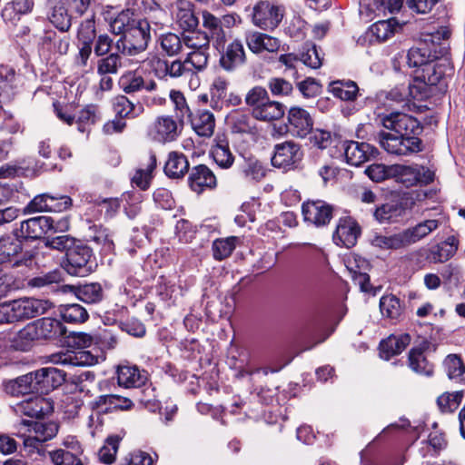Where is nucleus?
<instances>
[{
	"mask_svg": "<svg viewBox=\"0 0 465 465\" xmlns=\"http://www.w3.org/2000/svg\"><path fill=\"white\" fill-rule=\"evenodd\" d=\"M150 40L149 22L145 19H138L137 23L115 42V50L124 55L134 56L147 49Z\"/></svg>",
	"mask_w": 465,
	"mask_h": 465,
	"instance_id": "39448f33",
	"label": "nucleus"
},
{
	"mask_svg": "<svg viewBox=\"0 0 465 465\" xmlns=\"http://www.w3.org/2000/svg\"><path fill=\"white\" fill-rule=\"evenodd\" d=\"M329 92L342 101L353 102L357 99L360 89L351 80H337L330 83Z\"/></svg>",
	"mask_w": 465,
	"mask_h": 465,
	"instance_id": "ea45409f",
	"label": "nucleus"
},
{
	"mask_svg": "<svg viewBox=\"0 0 465 465\" xmlns=\"http://www.w3.org/2000/svg\"><path fill=\"white\" fill-rule=\"evenodd\" d=\"M52 307L48 300L17 299L0 303V324L14 323L44 314Z\"/></svg>",
	"mask_w": 465,
	"mask_h": 465,
	"instance_id": "7ed1b4c3",
	"label": "nucleus"
},
{
	"mask_svg": "<svg viewBox=\"0 0 465 465\" xmlns=\"http://www.w3.org/2000/svg\"><path fill=\"white\" fill-rule=\"evenodd\" d=\"M37 340H39L37 331H35L33 322H30L14 336L11 346L15 351H28Z\"/></svg>",
	"mask_w": 465,
	"mask_h": 465,
	"instance_id": "a18cd8bd",
	"label": "nucleus"
},
{
	"mask_svg": "<svg viewBox=\"0 0 465 465\" xmlns=\"http://www.w3.org/2000/svg\"><path fill=\"white\" fill-rule=\"evenodd\" d=\"M454 74V66L449 50L439 47L438 57L427 63L425 67L415 71L414 82L424 86L436 87L439 92L445 93L448 81Z\"/></svg>",
	"mask_w": 465,
	"mask_h": 465,
	"instance_id": "f03ea898",
	"label": "nucleus"
},
{
	"mask_svg": "<svg viewBox=\"0 0 465 465\" xmlns=\"http://www.w3.org/2000/svg\"><path fill=\"white\" fill-rule=\"evenodd\" d=\"M79 37L83 39V44L75 57V63L81 67H85L92 54V41L94 38V21L93 19H89L85 25H82Z\"/></svg>",
	"mask_w": 465,
	"mask_h": 465,
	"instance_id": "473e14b6",
	"label": "nucleus"
},
{
	"mask_svg": "<svg viewBox=\"0 0 465 465\" xmlns=\"http://www.w3.org/2000/svg\"><path fill=\"white\" fill-rule=\"evenodd\" d=\"M239 242L240 239L237 236L214 240L212 245L213 258L217 261L228 258L232 253Z\"/></svg>",
	"mask_w": 465,
	"mask_h": 465,
	"instance_id": "6e6d98bb",
	"label": "nucleus"
},
{
	"mask_svg": "<svg viewBox=\"0 0 465 465\" xmlns=\"http://www.w3.org/2000/svg\"><path fill=\"white\" fill-rule=\"evenodd\" d=\"M379 119L386 130L379 132L376 139L389 154L409 156L423 151L420 136L424 127L416 117L401 112H391L380 115Z\"/></svg>",
	"mask_w": 465,
	"mask_h": 465,
	"instance_id": "f257e3e1",
	"label": "nucleus"
},
{
	"mask_svg": "<svg viewBox=\"0 0 465 465\" xmlns=\"http://www.w3.org/2000/svg\"><path fill=\"white\" fill-rule=\"evenodd\" d=\"M58 311L62 320L67 323L81 324L89 319L87 310L78 303L62 304Z\"/></svg>",
	"mask_w": 465,
	"mask_h": 465,
	"instance_id": "09e8293b",
	"label": "nucleus"
},
{
	"mask_svg": "<svg viewBox=\"0 0 465 465\" xmlns=\"http://www.w3.org/2000/svg\"><path fill=\"white\" fill-rule=\"evenodd\" d=\"M183 42L188 48L197 50L208 48L210 40L205 33H203L198 27L192 31L183 32Z\"/></svg>",
	"mask_w": 465,
	"mask_h": 465,
	"instance_id": "13d9d810",
	"label": "nucleus"
},
{
	"mask_svg": "<svg viewBox=\"0 0 465 465\" xmlns=\"http://www.w3.org/2000/svg\"><path fill=\"white\" fill-rule=\"evenodd\" d=\"M404 2L409 9L413 12L428 14L437 4L438 0H378V8L382 10L384 14L388 12L393 15L401 11Z\"/></svg>",
	"mask_w": 465,
	"mask_h": 465,
	"instance_id": "a211bd4d",
	"label": "nucleus"
},
{
	"mask_svg": "<svg viewBox=\"0 0 465 465\" xmlns=\"http://www.w3.org/2000/svg\"><path fill=\"white\" fill-rule=\"evenodd\" d=\"M100 119L98 106L95 104H88L83 108L78 114L76 123L78 130L84 133L87 126L94 124Z\"/></svg>",
	"mask_w": 465,
	"mask_h": 465,
	"instance_id": "e2e57ef3",
	"label": "nucleus"
},
{
	"mask_svg": "<svg viewBox=\"0 0 465 465\" xmlns=\"http://www.w3.org/2000/svg\"><path fill=\"white\" fill-rule=\"evenodd\" d=\"M34 254L24 250L23 240L13 229L10 233L0 237V265H10L13 268L32 265Z\"/></svg>",
	"mask_w": 465,
	"mask_h": 465,
	"instance_id": "20e7f679",
	"label": "nucleus"
},
{
	"mask_svg": "<svg viewBox=\"0 0 465 465\" xmlns=\"http://www.w3.org/2000/svg\"><path fill=\"white\" fill-rule=\"evenodd\" d=\"M303 158L302 146L292 140H288L274 145L271 162L273 167L289 172L302 168Z\"/></svg>",
	"mask_w": 465,
	"mask_h": 465,
	"instance_id": "6e6552de",
	"label": "nucleus"
},
{
	"mask_svg": "<svg viewBox=\"0 0 465 465\" xmlns=\"http://www.w3.org/2000/svg\"><path fill=\"white\" fill-rule=\"evenodd\" d=\"M361 234V228L351 216L340 217L332 234L334 243L341 247L351 248L356 245Z\"/></svg>",
	"mask_w": 465,
	"mask_h": 465,
	"instance_id": "4468645a",
	"label": "nucleus"
},
{
	"mask_svg": "<svg viewBox=\"0 0 465 465\" xmlns=\"http://www.w3.org/2000/svg\"><path fill=\"white\" fill-rule=\"evenodd\" d=\"M285 114L284 105L277 101L269 99L262 106L253 112L254 119L262 122H272L281 119Z\"/></svg>",
	"mask_w": 465,
	"mask_h": 465,
	"instance_id": "de8ad7c7",
	"label": "nucleus"
},
{
	"mask_svg": "<svg viewBox=\"0 0 465 465\" xmlns=\"http://www.w3.org/2000/svg\"><path fill=\"white\" fill-rule=\"evenodd\" d=\"M404 23L401 24L395 17H391L386 20L377 21L371 26L370 30L377 40L383 42L400 31Z\"/></svg>",
	"mask_w": 465,
	"mask_h": 465,
	"instance_id": "c03bdc74",
	"label": "nucleus"
},
{
	"mask_svg": "<svg viewBox=\"0 0 465 465\" xmlns=\"http://www.w3.org/2000/svg\"><path fill=\"white\" fill-rule=\"evenodd\" d=\"M190 188L201 193L205 189H213L217 185V181L213 171L205 164H198L191 169L188 177Z\"/></svg>",
	"mask_w": 465,
	"mask_h": 465,
	"instance_id": "aec40b11",
	"label": "nucleus"
},
{
	"mask_svg": "<svg viewBox=\"0 0 465 465\" xmlns=\"http://www.w3.org/2000/svg\"><path fill=\"white\" fill-rule=\"evenodd\" d=\"M96 266L92 248L77 240L66 253L64 268L71 275L84 277L93 272Z\"/></svg>",
	"mask_w": 465,
	"mask_h": 465,
	"instance_id": "423d86ee",
	"label": "nucleus"
},
{
	"mask_svg": "<svg viewBox=\"0 0 465 465\" xmlns=\"http://www.w3.org/2000/svg\"><path fill=\"white\" fill-rule=\"evenodd\" d=\"M33 324L39 340H56L66 336V328L57 319L45 317L33 322Z\"/></svg>",
	"mask_w": 465,
	"mask_h": 465,
	"instance_id": "bb28decb",
	"label": "nucleus"
},
{
	"mask_svg": "<svg viewBox=\"0 0 465 465\" xmlns=\"http://www.w3.org/2000/svg\"><path fill=\"white\" fill-rule=\"evenodd\" d=\"M190 163L187 157L179 152H171L164 165V173L172 179L183 178L189 171Z\"/></svg>",
	"mask_w": 465,
	"mask_h": 465,
	"instance_id": "4c0bfd02",
	"label": "nucleus"
},
{
	"mask_svg": "<svg viewBox=\"0 0 465 465\" xmlns=\"http://www.w3.org/2000/svg\"><path fill=\"white\" fill-rule=\"evenodd\" d=\"M245 61L246 54L243 44L235 39L223 49L219 63L224 70L231 72L242 65Z\"/></svg>",
	"mask_w": 465,
	"mask_h": 465,
	"instance_id": "4be33fe9",
	"label": "nucleus"
},
{
	"mask_svg": "<svg viewBox=\"0 0 465 465\" xmlns=\"http://www.w3.org/2000/svg\"><path fill=\"white\" fill-rule=\"evenodd\" d=\"M138 19L134 16V13H132L129 9L124 10L114 17L111 23L110 27L112 32L114 35H124L129 30V28L133 27Z\"/></svg>",
	"mask_w": 465,
	"mask_h": 465,
	"instance_id": "4d7b16f0",
	"label": "nucleus"
},
{
	"mask_svg": "<svg viewBox=\"0 0 465 465\" xmlns=\"http://www.w3.org/2000/svg\"><path fill=\"white\" fill-rule=\"evenodd\" d=\"M379 154L378 149L368 143L356 141L346 142L344 155L349 164L360 166L361 164L373 160Z\"/></svg>",
	"mask_w": 465,
	"mask_h": 465,
	"instance_id": "f3484780",
	"label": "nucleus"
},
{
	"mask_svg": "<svg viewBox=\"0 0 465 465\" xmlns=\"http://www.w3.org/2000/svg\"><path fill=\"white\" fill-rule=\"evenodd\" d=\"M246 44L254 54H260L263 51L277 52L281 45L278 38L260 32L246 35Z\"/></svg>",
	"mask_w": 465,
	"mask_h": 465,
	"instance_id": "72a5a7b5",
	"label": "nucleus"
},
{
	"mask_svg": "<svg viewBox=\"0 0 465 465\" xmlns=\"http://www.w3.org/2000/svg\"><path fill=\"white\" fill-rule=\"evenodd\" d=\"M463 391L445 392L438 397L437 404L441 412H453L460 404Z\"/></svg>",
	"mask_w": 465,
	"mask_h": 465,
	"instance_id": "69168bd1",
	"label": "nucleus"
},
{
	"mask_svg": "<svg viewBox=\"0 0 465 465\" xmlns=\"http://www.w3.org/2000/svg\"><path fill=\"white\" fill-rule=\"evenodd\" d=\"M32 372L35 394H48L65 381V371L54 367H45Z\"/></svg>",
	"mask_w": 465,
	"mask_h": 465,
	"instance_id": "ddd939ff",
	"label": "nucleus"
},
{
	"mask_svg": "<svg viewBox=\"0 0 465 465\" xmlns=\"http://www.w3.org/2000/svg\"><path fill=\"white\" fill-rule=\"evenodd\" d=\"M117 383L124 388H139L145 384L147 373L133 365H119L116 371Z\"/></svg>",
	"mask_w": 465,
	"mask_h": 465,
	"instance_id": "cd10ccee",
	"label": "nucleus"
},
{
	"mask_svg": "<svg viewBox=\"0 0 465 465\" xmlns=\"http://www.w3.org/2000/svg\"><path fill=\"white\" fill-rule=\"evenodd\" d=\"M52 361L63 365L86 366L95 362V358L90 351H79L69 353H59L52 356Z\"/></svg>",
	"mask_w": 465,
	"mask_h": 465,
	"instance_id": "37998d69",
	"label": "nucleus"
},
{
	"mask_svg": "<svg viewBox=\"0 0 465 465\" xmlns=\"http://www.w3.org/2000/svg\"><path fill=\"white\" fill-rule=\"evenodd\" d=\"M119 88L129 95L145 91L153 93L157 89V84L153 79H145L137 70H128L118 79Z\"/></svg>",
	"mask_w": 465,
	"mask_h": 465,
	"instance_id": "2eb2a0df",
	"label": "nucleus"
},
{
	"mask_svg": "<svg viewBox=\"0 0 465 465\" xmlns=\"http://www.w3.org/2000/svg\"><path fill=\"white\" fill-rule=\"evenodd\" d=\"M91 229L94 232V234L90 235L91 240L101 245L104 253L112 252L114 250V242L111 232L107 228L97 225H94Z\"/></svg>",
	"mask_w": 465,
	"mask_h": 465,
	"instance_id": "680f3d73",
	"label": "nucleus"
},
{
	"mask_svg": "<svg viewBox=\"0 0 465 465\" xmlns=\"http://www.w3.org/2000/svg\"><path fill=\"white\" fill-rule=\"evenodd\" d=\"M444 371L450 380L465 382V363L457 354H449L443 361Z\"/></svg>",
	"mask_w": 465,
	"mask_h": 465,
	"instance_id": "603ef678",
	"label": "nucleus"
},
{
	"mask_svg": "<svg viewBox=\"0 0 465 465\" xmlns=\"http://www.w3.org/2000/svg\"><path fill=\"white\" fill-rule=\"evenodd\" d=\"M155 75L160 79H164L167 76L177 78L183 74L186 70L184 62L174 60L169 62L167 60L158 59L153 66Z\"/></svg>",
	"mask_w": 465,
	"mask_h": 465,
	"instance_id": "3c124183",
	"label": "nucleus"
},
{
	"mask_svg": "<svg viewBox=\"0 0 465 465\" xmlns=\"http://www.w3.org/2000/svg\"><path fill=\"white\" fill-rule=\"evenodd\" d=\"M252 114L235 110L227 116V124L233 134H253L256 133V124L252 120Z\"/></svg>",
	"mask_w": 465,
	"mask_h": 465,
	"instance_id": "c9c22d12",
	"label": "nucleus"
},
{
	"mask_svg": "<svg viewBox=\"0 0 465 465\" xmlns=\"http://www.w3.org/2000/svg\"><path fill=\"white\" fill-rule=\"evenodd\" d=\"M391 171L392 172V176L395 177L396 181L402 183L407 188L419 183L417 176L419 175V173L416 171L415 166L394 164L391 165Z\"/></svg>",
	"mask_w": 465,
	"mask_h": 465,
	"instance_id": "5fc2aeb1",
	"label": "nucleus"
},
{
	"mask_svg": "<svg viewBox=\"0 0 465 465\" xmlns=\"http://www.w3.org/2000/svg\"><path fill=\"white\" fill-rule=\"evenodd\" d=\"M439 45L431 43L430 45L427 41L420 43L418 46L412 47L408 51L407 63L410 67L420 69L425 67L433 58L438 57Z\"/></svg>",
	"mask_w": 465,
	"mask_h": 465,
	"instance_id": "b1692460",
	"label": "nucleus"
},
{
	"mask_svg": "<svg viewBox=\"0 0 465 465\" xmlns=\"http://www.w3.org/2000/svg\"><path fill=\"white\" fill-rule=\"evenodd\" d=\"M23 423L30 427V431L35 432V437H28L25 439L24 443L25 446H34L35 441L45 442L52 440L56 436L59 425L54 421H28L23 420Z\"/></svg>",
	"mask_w": 465,
	"mask_h": 465,
	"instance_id": "a878e982",
	"label": "nucleus"
},
{
	"mask_svg": "<svg viewBox=\"0 0 465 465\" xmlns=\"http://www.w3.org/2000/svg\"><path fill=\"white\" fill-rule=\"evenodd\" d=\"M50 459L54 465H84L76 453L58 449L49 452Z\"/></svg>",
	"mask_w": 465,
	"mask_h": 465,
	"instance_id": "338daca9",
	"label": "nucleus"
},
{
	"mask_svg": "<svg viewBox=\"0 0 465 465\" xmlns=\"http://www.w3.org/2000/svg\"><path fill=\"white\" fill-rule=\"evenodd\" d=\"M458 246V238L455 235L448 236L445 241L431 248L430 260L435 263L444 262L456 253Z\"/></svg>",
	"mask_w": 465,
	"mask_h": 465,
	"instance_id": "a19ab883",
	"label": "nucleus"
},
{
	"mask_svg": "<svg viewBox=\"0 0 465 465\" xmlns=\"http://www.w3.org/2000/svg\"><path fill=\"white\" fill-rule=\"evenodd\" d=\"M211 155L214 162L222 168L227 169L233 163L234 157L230 150L229 141L225 134H218L213 140Z\"/></svg>",
	"mask_w": 465,
	"mask_h": 465,
	"instance_id": "e433bc0d",
	"label": "nucleus"
},
{
	"mask_svg": "<svg viewBox=\"0 0 465 465\" xmlns=\"http://www.w3.org/2000/svg\"><path fill=\"white\" fill-rule=\"evenodd\" d=\"M439 224L440 223L438 220H426L410 229L406 233L410 234V241L415 242L436 230L439 227Z\"/></svg>",
	"mask_w": 465,
	"mask_h": 465,
	"instance_id": "774afa93",
	"label": "nucleus"
},
{
	"mask_svg": "<svg viewBox=\"0 0 465 465\" xmlns=\"http://www.w3.org/2000/svg\"><path fill=\"white\" fill-rule=\"evenodd\" d=\"M91 409L100 413H111L117 411H130L134 407L133 401L116 394L100 395L90 402Z\"/></svg>",
	"mask_w": 465,
	"mask_h": 465,
	"instance_id": "6ab92c4d",
	"label": "nucleus"
},
{
	"mask_svg": "<svg viewBox=\"0 0 465 465\" xmlns=\"http://www.w3.org/2000/svg\"><path fill=\"white\" fill-rule=\"evenodd\" d=\"M175 21L183 32L192 31L199 26V18L194 5L189 0H177L174 4Z\"/></svg>",
	"mask_w": 465,
	"mask_h": 465,
	"instance_id": "5701e85b",
	"label": "nucleus"
},
{
	"mask_svg": "<svg viewBox=\"0 0 465 465\" xmlns=\"http://www.w3.org/2000/svg\"><path fill=\"white\" fill-rule=\"evenodd\" d=\"M270 99L267 90L260 85L251 88L244 98L245 104L251 108L252 115Z\"/></svg>",
	"mask_w": 465,
	"mask_h": 465,
	"instance_id": "bf43d9fd",
	"label": "nucleus"
},
{
	"mask_svg": "<svg viewBox=\"0 0 465 465\" xmlns=\"http://www.w3.org/2000/svg\"><path fill=\"white\" fill-rule=\"evenodd\" d=\"M314 119L312 114L300 106H292L287 112V131L293 137L304 139L312 132Z\"/></svg>",
	"mask_w": 465,
	"mask_h": 465,
	"instance_id": "9b49d317",
	"label": "nucleus"
},
{
	"mask_svg": "<svg viewBox=\"0 0 465 465\" xmlns=\"http://www.w3.org/2000/svg\"><path fill=\"white\" fill-rule=\"evenodd\" d=\"M188 117L192 128L199 136L211 137L213 134L215 118L211 111L203 108H196L190 112Z\"/></svg>",
	"mask_w": 465,
	"mask_h": 465,
	"instance_id": "412c9836",
	"label": "nucleus"
},
{
	"mask_svg": "<svg viewBox=\"0 0 465 465\" xmlns=\"http://www.w3.org/2000/svg\"><path fill=\"white\" fill-rule=\"evenodd\" d=\"M50 12L49 21L59 31L68 32L72 25L73 16L69 15L65 4L63 0H49Z\"/></svg>",
	"mask_w": 465,
	"mask_h": 465,
	"instance_id": "2f4dec72",
	"label": "nucleus"
},
{
	"mask_svg": "<svg viewBox=\"0 0 465 465\" xmlns=\"http://www.w3.org/2000/svg\"><path fill=\"white\" fill-rule=\"evenodd\" d=\"M62 272L54 270L45 274L35 276L28 281V286L41 290L45 293L64 292V283H62Z\"/></svg>",
	"mask_w": 465,
	"mask_h": 465,
	"instance_id": "393cba45",
	"label": "nucleus"
},
{
	"mask_svg": "<svg viewBox=\"0 0 465 465\" xmlns=\"http://www.w3.org/2000/svg\"><path fill=\"white\" fill-rule=\"evenodd\" d=\"M49 408V402L41 396L30 397L18 405L22 414L35 419L44 418Z\"/></svg>",
	"mask_w": 465,
	"mask_h": 465,
	"instance_id": "79ce46f5",
	"label": "nucleus"
},
{
	"mask_svg": "<svg viewBox=\"0 0 465 465\" xmlns=\"http://www.w3.org/2000/svg\"><path fill=\"white\" fill-rule=\"evenodd\" d=\"M156 156L153 153H150L149 162L146 170L139 169L136 171L134 176L132 179L134 183L141 190L145 191L149 188L151 183V173L156 167Z\"/></svg>",
	"mask_w": 465,
	"mask_h": 465,
	"instance_id": "052dcab7",
	"label": "nucleus"
},
{
	"mask_svg": "<svg viewBox=\"0 0 465 465\" xmlns=\"http://www.w3.org/2000/svg\"><path fill=\"white\" fill-rule=\"evenodd\" d=\"M411 338L409 333L391 334L380 342V356L388 361L391 357L401 354L411 343Z\"/></svg>",
	"mask_w": 465,
	"mask_h": 465,
	"instance_id": "c756f323",
	"label": "nucleus"
},
{
	"mask_svg": "<svg viewBox=\"0 0 465 465\" xmlns=\"http://www.w3.org/2000/svg\"><path fill=\"white\" fill-rule=\"evenodd\" d=\"M153 138L158 143H169L178 137V125L171 116H160L156 119L152 132Z\"/></svg>",
	"mask_w": 465,
	"mask_h": 465,
	"instance_id": "7c9ffc66",
	"label": "nucleus"
},
{
	"mask_svg": "<svg viewBox=\"0 0 465 465\" xmlns=\"http://www.w3.org/2000/svg\"><path fill=\"white\" fill-rule=\"evenodd\" d=\"M63 288L64 293H73L78 300L88 305L99 304L105 299L104 290L99 282L68 284Z\"/></svg>",
	"mask_w": 465,
	"mask_h": 465,
	"instance_id": "dca6fc26",
	"label": "nucleus"
},
{
	"mask_svg": "<svg viewBox=\"0 0 465 465\" xmlns=\"http://www.w3.org/2000/svg\"><path fill=\"white\" fill-rule=\"evenodd\" d=\"M121 52L115 50L111 54L101 56L97 61V74L99 75L116 74L123 66Z\"/></svg>",
	"mask_w": 465,
	"mask_h": 465,
	"instance_id": "864d4df0",
	"label": "nucleus"
},
{
	"mask_svg": "<svg viewBox=\"0 0 465 465\" xmlns=\"http://www.w3.org/2000/svg\"><path fill=\"white\" fill-rule=\"evenodd\" d=\"M202 17L203 26L204 28L203 33L207 35V37L210 42L213 43L214 48L220 51L221 46L223 45L225 40V34L221 19L209 11H203Z\"/></svg>",
	"mask_w": 465,
	"mask_h": 465,
	"instance_id": "c85d7f7f",
	"label": "nucleus"
},
{
	"mask_svg": "<svg viewBox=\"0 0 465 465\" xmlns=\"http://www.w3.org/2000/svg\"><path fill=\"white\" fill-rule=\"evenodd\" d=\"M334 206L322 200L307 201L302 205V213L306 223L314 226L325 227L333 218Z\"/></svg>",
	"mask_w": 465,
	"mask_h": 465,
	"instance_id": "f8f14e48",
	"label": "nucleus"
},
{
	"mask_svg": "<svg viewBox=\"0 0 465 465\" xmlns=\"http://www.w3.org/2000/svg\"><path fill=\"white\" fill-rule=\"evenodd\" d=\"M284 6L272 1L260 0L252 7V23L265 31L274 30L284 15Z\"/></svg>",
	"mask_w": 465,
	"mask_h": 465,
	"instance_id": "1a4fd4ad",
	"label": "nucleus"
},
{
	"mask_svg": "<svg viewBox=\"0 0 465 465\" xmlns=\"http://www.w3.org/2000/svg\"><path fill=\"white\" fill-rule=\"evenodd\" d=\"M69 228L67 219L61 220L54 224V221L48 216H36L20 223L19 227L14 230L23 241H35L41 239L49 231H65Z\"/></svg>",
	"mask_w": 465,
	"mask_h": 465,
	"instance_id": "0eeeda50",
	"label": "nucleus"
},
{
	"mask_svg": "<svg viewBox=\"0 0 465 465\" xmlns=\"http://www.w3.org/2000/svg\"><path fill=\"white\" fill-rule=\"evenodd\" d=\"M159 42L163 52L169 56L178 54L182 51L183 45V37L181 38L173 33L162 35L159 38Z\"/></svg>",
	"mask_w": 465,
	"mask_h": 465,
	"instance_id": "0e129e2a",
	"label": "nucleus"
},
{
	"mask_svg": "<svg viewBox=\"0 0 465 465\" xmlns=\"http://www.w3.org/2000/svg\"><path fill=\"white\" fill-rule=\"evenodd\" d=\"M415 204L414 199L408 193L392 197L390 201L378 206L373 216L379 223H391L403 216L407 210Z\"/></svg>",
	"mask_w": 465,
	"mask_h": 465,
	"instance_id": "9d476101",
	"label": "nucleus"
},
{
	"mask_svg": "<svg viewBox=\"0 0 465 465\" xmlns=\"http://www.w3.org/2000/svg\"><path fill=\"white\" fill-rule=\"evenodd\" d=\"M114 111L116 117L135 118L143 112V107L141 103H133L125 95H117L113 100Z\"/></svg>",
	"mask_w": 465,
	"mask_h": 465,
	"instance_id": "58836bf2",
	"label": "nucleus"
},
{
	"mask_svg": "<svg viewBox=\"0 0 465 465\" xmlns=\"http://www.w3.org/2000/svg\"><path fill=\"white\" fill-rule=\"evenodd\" d=\"M380 310L383 317L391 321H400L404 306L397 296L387 294L380 299Z\"/></svg>",
	"mask_w": 465,
	"mask_h": 465,
	"instance_id": "49530a36",
	"label": "nucleus"
},
{
	"mask_svg": "<svg viewBox=\"0 0 465 465\" xmlns=\"http://www.w3.org/2000/svg\"><path fill=\"white\" fill-rule=\"evenodd\" d=\"M425 348L413 347L408 352V367L415 373L427 377L432 376L434 365L430 363L425 354Z\"/></svg>",
	"mask_w": 465,
	"mask_h": 465,
	"instance_id": "f704fd0d",
	"label": "nucleus"
},
{
	"mask_svg": "<svg viewBox=\"0 0 465 465\" xmlns=\"http://www.w3.org/2000/svg\"><path fill=\"white\" fill-rule=\"evenodd\" d=\"M33 372L19 376L5 383V391L12 396L33 394L35 392Z\"/></svg>",
	"mask_w": 465,
	"mask_h": 465,
	"instance_id": "8fccbe9b",
	"label": "nucleus"
}]
</instances>
